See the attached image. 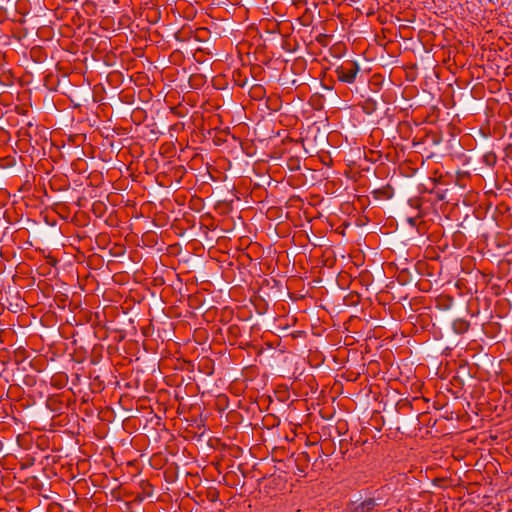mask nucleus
I'll return each mask as SVG.
<instances>
[{
	"label": "nucleus",
	"mask_w": 512,
	"mask_h": 512,
	"mask_svg": "<svg viewBox=\"0 0 512 512\" xmlns=\"http://www.w3.org/2000/svg\"><path fill=\"white\" fill-rule=\"evenodd\" d=\"M469 327H470L469 321H467L466 319H463V318H458V319L454 320V322L452 323V328H453L454 332L457 334L466 333L468 331Z\"/></svg>",
	"instance_id": "7ed1b4c3"
},
{
	"label": "nucleus",
	"mask_w": 512,
	"mask_h": 512,
	"mask_svg": "<svg viewBox=\"0 0 512 512\" xmlns=\"http://www.w3.org/2000/svg\"><path fill=\"white\" fill-rule=\"evenodd\" d=\"M391 488L382 486L374 490L370 496L361 502H351L345 512H374L377 507L386 506L390 497Z\"/></svg>",
	"instance_id": "f257e3e1"
},
{
	"label": "nucleus",
	"mask_w": 512,
	"mask_h": 512,
	"mask_svg": "<svg viewBox=\"0 0 512 512\" xmlns=\"http://www.w3.org/2000/svg\"><path fill=\"white\" fill-rule=\"evenodd\" d=\"M360 68L354 61H345L335 70L336 77L339 81L352 84L355 82Z\"/></svg>",
	"instance_id": "f03ea898"
},
{
	"label": "nucleus",
	"mask_w": 512,
	"mask_h": 512,
	"mask_svg": "<svg viewBox=\"0 0 512 512\" xmlns=\"http://www.w3.org/2000/svg\"><path fill=\"white\" fill-rule=\"evenodd\" d=\"M310 461V457H309V454L307 452H301L298 454L297 458H296V463L297 465H307L308 462Z\"/></svg>",
	"instance_id": "20e7f679"
},
{
	"label": "nucleus",
	"mask_w": 512,
	"mask_h": 512,
	"mask_svg": "<svg viewBox=\"0 0 512 512\" xmlns=\"http://www.w3.org/2000/svg\"><path fill=\"white\" fill-rule=\"evenodd\" d=\"M408 222H409V224H410V225L415 226V224H416V219H414V218H409V219H408Z\"/></svg>",
	"instance_id": "423d86ee"
},
{
	"label": "nucleus",
	"mask_w": 512,
	"mask_h": 512,
	"mask_svg": "<svg viewBox=\"0 0 512 512\" xmlns=\"http://www.w3.org/2000/svg\"><path fill=\"white\" fill-rule=\"evenodd\" d=\"M263 90V88L261 86H255L253 88V91L256 93V94H259L261 91Z\"/></svg>",
	"instance_id": "39448f33"
}]
</instances>
